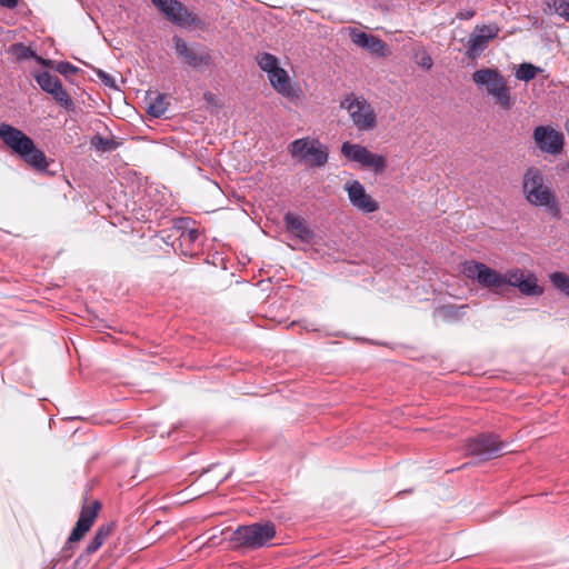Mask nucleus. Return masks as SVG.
I'll use <instances>...</instances> for the list:
<instances>
[{"label":"nucleus","mask_w":569,"mask_h":569,"mask_svg":"<svg viewBox=\"0 0 569 569\" xmlns=\"http://www.w3.org/2000/svg\"><path fill=\"white\" fill-rule=\"evenodd\" d=\"M341 153L350 161L358 162L362 167L371 168L376 173L386 169V158L368 150L366 147L346 141L341 144Z\"/></svg>","instance_id":"obj_10"},{"label":"nucleus","mask_w":569,"mask_h":569,"mask_svg":"<svg viewBox=\"0 0 569 569\" xmlns=\"http://www.w3.org/2000/svg\"><path fill=\"white\" fill-rule=\"evenodd\" d=\"M340 107L347 109L358 130L369 131L376 128V113L365 99L348 97L341 102Z\"/></svg>","instance_id":"obj_9"},{"label":"nucleus","mask_w":569,"mask_h":569,"mask_svg":"<svg viewBox=\"0 0 569 569\" xmlns=\"http://www.w3.org/2000/svg\"><path fill=\"white\" fill-rule=\"evenodd\" d=\"M350 38L353 43L358 44L359 47L363 48L369 38L371 37V33H367L363 31H360L356 28L350 29Z\"/></svg>","instance_id":"obj_31"},{"label":"nucleus","mask_w":569,"mask_h":569,"mask_svg":"<svg viewBox=\"0 0 569 569\" xmlns=\"http://www.w3.org/2000/svg\"><path fill=\"white\" fill-rule=\"evenodd\" d=\"M257 63L261 70L270 74L272 71L279 68L278 59L269 53L263 52L257 57Z\"/></svg>","instance_id":"obj_25"},{"label":"nucleus","mask_w":569,"mask_h":569,"mask_svg":"<svg viewBox=\"0 0 569 569\" xmlns=\"http://www.w3.org/2000/svg\"><path fill=\"white\" fill-rule=\"evenodd\" d=\"M12 53L18 60H27L37 57L36 52L22 42L12 44Z\"/></svg>","instance_id":"obj_28"},{"label":"nucleus","mask_w":569,"mask_h":569,"mask_svg":"<svg viewBox=\"0 0 569 569\" xmlns=\"http://www.w3.org/2000/svg\"><path fill=\"white\" fill-rule=\"evenodd\" d=\"M54 70L61 76L69 78L79 71V68L68 61H60L56 64Z\"/></svg>","instance_id":"obj_30"},{"label":"nucleus","mask_w":569,"mask_h":569,"mask_svg":"<svg viewBox=\"0 0 569 569\" xmlns=\"http://www.w3.org/2000/svg\"><path fill=\"white\" fill-rule=\"evenodd\" d=\"M0 139L23 162L39 171H46L49 161L42 150L37 148L34 141L20 129L2 122L0 123Z\"/></svg>","instance_id":"obj_2"},{"label":"nucleus","mask_w":569,"mask_h":569,"mask_svg":"<svg viewBox=\"0 0 569 569\" xmlns=\"http://www.w3.org/2000/svg\"><path fill=\"white\" fill-rule=\"evenodd\" d=\"M283 221L287 229L293 232L300 240L310 242L313 239V231L301 217L287 212L283 217Z\"/></svg>","instance_id":"obj_17"},{"label":"nucleus","mask_w":569,"mask_h":569,"mask_svg":"<svg viewBox=\"0 0 569 569\" xmlns=\"http://www.w3.org/2000/svg\"><path fill=\"white\" fill-rule=\"evenodd\" d=\"M94 72L106 87L111 88V89H118L117 84H116V80L111 74H109L108 72H106L101 69H96Z\"/></svg>","instance_id":"obj_32"},{"label":"nucleus","mask_w":569,"mask_h":569,"mask_svg":"<svg viewBox=\"0 0 569 569\" xmlns=\"http://www.w3.org/2000/svg\"><path fill=\"white\" fill-rule=\"evenodd\" d=\"M90 146L100 152H112L121 146V142L114 139L104 138L100 134H94L90 140Z\"/></svg>","instance_id":"obj_21"},{"label":"nucleus","mask_w":569,"mask_h":569,"mask_svg":"<svg viewBox=\"0 0 569 569\" xmlns=\"http://www.w3.org/2000/svg\"><path fill=\"white\" fill-rule=\"evenodd\" d=\"M476 14V11L472 10V9H466V10H461L457 13V18L459 20H470L471 18H473Z\"/></svg>","instance_id":"obj_34"},{"label":"nucleus","mask_w":569,"mask_h":569,"mask_svg":"<svg viewBox=\"0 0 569 569\" xmlns=\"http://www.w3.org/2000/svg\"><path fill=\"white\" fill-rule=\"evenodd\" d=\"M74 543L76 542H69V538L67 539L64 546L62 547V549L60 551L61 559L67 560L72 556L73 549H74V546H73Z\"/></svg>","instance_id":"obj_33"},{"label":"nucleus","mask_w":569,"mask_h":569,"mask_svg":"<svg viewBox=\"0 0 569 569\" xmlns=\"http://www.w3.org/2000/svg\"><path fill=\"white\" fill-rule=\"evenodd\" d=\"M522 190L530 204L546 208L548 213L556 219L561 217L557 197L551 188L545 184V177L538 168L530 167L526 170Z\"/></svg>","instance_id":"obj_3"},{"label":"nucleus","mask_w":569,"mask_h":569,"mask_svg":"<svg viewBox=\"0 0 569 569\" xmlns=\"http://www.w3.org/2000/svg\"><path fill=\"white\" fill-rule=\"evenodd\" d=\"M0 6L7 9H14L18 6V0H0Z\"/></svg>","instance_id":"obj_36"},{"label":"nucleus","mask_w":569,"mask_h":569,"mask_svg":"<svg viewBox=\"0 0 569 569\" xmlns=\"http://www.w3.org/2000/svg\"><path fill=\"white\" fill-rule=\"evenodd\" d=\"M34 80L41 90L52 96L59 106L67 111H73L74 103L57 76L48 71H39L34 73Z\"/></svg>","instance_id":"obj_11"},{"label":"nucleus","mask_w":569,"mask_h":569,"mask_svg":"<svg viewBox=\"0 0 569 569\" xmlns=\"http://www.w3.org/2000/svg\"><path fill=\"white\" fill-rule=\"evenodd\" d=\"M174 52L184 64L196 70L201 67H210L212 57L210 50L199 44H188L182 38L174 36L172 38Z\"/></svg>","instance_id":"obj_8"},{"label":"nucleus","mask_w":569,"mask_h":569,"mask_svg":"<svg viewBox=\"0 0 569 569\" xmlns=\"http://www.w3.org/2000/svg\"><path fill=\"white\" fill-rule=\"evenodd\" d=\"M562 170H569V162L562 168Z\"/></svg>","instance_id":"obj_38"},{"label":"nucleus","mask_w":569,"mask_h":569,"mask_svg":"<svg viewBox=\"0 0 569 569\" xmlns=\"http://www.w3.org/2000/svg\"><path fill=\"white\" fill-rule=\"evenodd\" d=\"M472 80L477 86L486 87L487 94L503 110L511 108V97L507 82L497 69L483 68L472 73Z\"/></svg>","instance_id":"obj_4"},{"label":"nucleus","mask_w":569,"mask_h":569,"mask_svg":"<svg viewBox=\"0 0 569 569\" xmlns=\"http://www.w3.org/2000/svg\"><path fill=\"white\" fill-rule=\"evenodd\" d=\"M499 33L497 24L477 26L468 40V50L478 53L487 48L490 40L495 39Z\"/></svg>","instance_id":"obj_14"},{"label":"nucleus","mask_w":569,"mask_h":569,"mask_svg":"<svg viewBox=\"0 0 569 569\" xmlns=\"http://www.w3.org/2000/svg\"><path fill=\"white\" fill-rule=\"evenodd\" d=\"M548 6L553 8L555 13L569 21V0H551Z\"/></svg>","instance_id":"obj_29"},{"label":"nucleus","mask_w":569,"mask_h":569,"mask_svg":"<svg viewBox=\"0 0 569 569\" xmlns=\"http://www.w3.org/2000/svg\"><path fill=\"white\" fill-rule=\"evenodd\" d=\"M386 48H387V43L383 40L371 34V37L369 38V40L367 41V43L365 44V47L362 49L367 50L368 52H370L372 54L382 57V56H385Z\"/></svg>","instance_id":"obj_26"},{"label":"nucleus","mask_w":569,"mask_h":569,"mask_svg":"<svg viewBox=\"0 0 569 569\" xmlns=\"http://www.w3.org/2000/svg\"><path fill=\"white\" fill-rule=\"evenodd\" d=\"M532 136L541 152L559 154L563 149V134L550 126L536 127Z\"/></svg>","instance_id":"obj_12"},{"label":"nucleus","mask_w":569,"mask_h":569,"mask_svg":"<svg viewBox=\"0 0 569 569\" xmlns=\"http://www.w3.org/2000/svg\"><path fill=\"white\" fill-rule=\"evenodd\" d=\"M466 451L479 461L496 459L502 455L505 443L491 432H483L466 442Z\"/></svg>","instance_id":"obj_7"},{"label":"nucleus","mask_w":569,"mask_h":569,"mask_svg":"<svg viewBox=\"0 0 569 569\" xmlns=\"http://www.w3.org/2000/svg\"><path fill=\"white\" fill-rule=\"evenodd\" d=\"M151 2L169 21H179L174 16L179 0H151Z\"/></svg>","instance_id":"obj_23"},{"label":"nucleus","mask_w":569,"mask_h":569,"mask_svg":"<svg viewBox=\"0 0 569 569\" xmlns=\"http://www.w3.org/2000/svg\"><path fill=\"white\" fill-rule=\"evenodd\" d=\"M148 113L154 118L162 117L167 111L166 94L156 93L154 97L149 96Z\"/></svg>","instance_id":"obj_22"},{"label":"nucleus","mask_w":569,"mask_h":569,"mask_svg":"<svg viewBox=\"0 0 569 569\" xmlns=\"http://www.w3.org/2000/svg\"><path fill=\"white\" fill-rule=\"evenodd\" d=\"M182 237L186 241L194 242L199 237V231L197 229H189L188 232H183Z\"/></svg>","instance_id":"obj_35"},{"label":"nucleus","mask_w":569,"mask_h":569,"mask_svg":"<svg viewBox=\"0 0 569 569\" xmlns=\"http://www.w3.org/2000/svg\"><path fill=\"white\" fill-rule=\"evenodd\" d=\"M467 305H443L436 309L435 315L445 322L453 323L458 322L467 315Z\"/></svg>","instance_id":"obj_19"},{"label":"nucleus","mask_w":569,"mask_h":569,"mask_svg":"<svg viewBox=\"0 0 569 569\" xmlns=\"http://www.w3.org/2000/svg\"><path fill=\"white\" fill-rule=\"evenodd\" d=\"M551 283L561 292L569 297V276L561 271H555L550 274Z\"/></svg>","instance_id":"obj_27"},{"label":"nucleus","mask_w":569,"mask_h":569,"mask_svg":"<svg viewBox=\"0 0 569 569\" xmlns=\"http://www.w3.org/2000/svg\"><path fill=\"white\" fill-rule=\"evenodd\" d=\"M541 71H542V69L540 67H537L529 62H522L516 71V78L518 80L528 82V81L535 79L536 76Z\"/></svg>","instance_id":"obj_24"},{"label":"nucleus","mask_w":569,"mask_h":569,"mask_svg":"<svg viewBox=\"0 0 569 569\" xmlns=\"http://www.w3.org/2000/svg\"><path fill=\"white\" fill-rule=\"evenodd\" d=\"M352 207L363 213H372L379 209V202L366 192L365 187L358 181L348 182L345 187Z\"/></svg>","instance_id":"obj_13"},{"label":"nucleus","mask_w":569,"mask_h":569,"mask_svg":"<svg viewBox=\"0 0 569 569\" xmlns=\"http://www.w3.org/2000/svg\"><path fill=\"white\" fill-rule=\"evenodd\" d=\"M420 66L427 68V69H430L431 66H432V60L429 56H425L421 58V62H420Z\"/></svg>","instance_id":"obj_37"},{"label":"nucleus","mask_w":569,"mask_h":569,"mask_svg":"<svg viewBox=\"0 0 569 569\" xmlns=\"http://www.w3.org/2000/svg\"><path fill=\"white\" fill-rule=\"evenodd\" d=\"M112 525H102L100 526L97 531L94 532V536L90 539V541L88 542L86 549H84V553L79 556L76 561H74V567H79L80 563L82 562L83 560V557L84 556H91L92 553H94L97 550L100 549V547L104 543V541L107 540V538L111 535L112 532Z\"/></svg>","instance_id":"obj_18"},{"label":"nucleus","mask_w":569,"mask_h":569,"mask_svg":"<svg viewBox=\"0 0 569 569\" xmlns=\"http://www.w3.org/2000/svg\"><path fill=\"white\" fill-rule=\"evenodd\" d=\"M462 273L487 289H501L510 286L517 288L527 297L540 296L543 292L537 282L536 274L532 272L525 273L519 268L500 273L483 262L470 260L462 263Z\"/></svg>","instance_id":"obj_1"},{"label":"nucleus","mask_w":569,"mask_h":569,"mask_svg":"<svg viewBox=\"0 0 569 569\" xmlns=\"http://www.w3.org/2000/svg\"><path fill=\"white\" fill-rule=\"evenodd\" d=\"M288 151L293 159L305 162L311 168H321L329 159L328 147L318 139H310L309 137L290 142Z\"/></svg>","instance_id":"obj_5"},{"label":"nucleus","mask_w":569,"mask_h":569,"mask_svg":"<svg viewBox=\"0 0 569 569\" xmlns=\"http://www.w3.org/2000/svg\"><path fill=\"white\" fill-rule=\"evenodd\" d=\"M276 535L272 522H256L238 527L231 535L230 541L237 547L257 549L267 545Z\"/></svg>","instance_id":"obj_6"},{"label":"nucleus","mask_w":569,"mask_h":569,"mask_svg":"<svg viewBox=\"0 0 569 569\" xmlns=\"http://www.w3.org/2000/svg\"><path fill=\"white\" fill-rule=\"evenodd\" d=\"M174 16L177 19H179V21L171 22L180 27L197 26L200 22L199 18L192 12H190L188 8L180 1L177 4Z\"/></svg>","instance_id":"obj_20"},{"label":"nucleus","mask_w":569,"mask_h":569,"mask_svg":"<svg viewBox=\"0 0 569 569\" xmlns=\"http://www.w3.org/2000/svg\"><path fill=\"white\" fill-rule=\"evenodd\" d=\"M100 507V502L94 501L90 509L83 508L81 510L76 526L70 532L69 542H78L84 537V535L90 530L94 519L97 518Z\"/></svg>","instance_id":"obj_15"},{"label":"nucleus","mask_w":569,"mask_h":569,"mask_svg":"<svg viewBox=\"0 0 569 569\" xmlns=\"http://www.w3.org/2000/svg\"><path fill=\"white\" fill-rule=\"evenodd\" d=\"M272 88L286 98H295L297 96L295 88L290 82L287 71L279 67L277 70L268 74Z\"/></svg>","instance_id":"obj_16"}]
</instances>
